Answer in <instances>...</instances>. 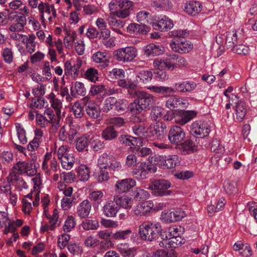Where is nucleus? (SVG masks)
<instances>
[{
    "label": "nucleus",
    "mask_w": 257,
    "mask_h": 257,
    "mask_svg": "<svg viewBox=\"0 0 257 257\" xmlns=\"http://www.w3.org/2000/svg\"><path fill=\"white\" fill-rule=\"evenodd\" d=\"M132 96L137 97L130 105V110L134 114H139L142 110L150 109L155 102L154 96L146 91L135 90Z\"/></svg>",
    "instance_id": "nucleus-1"
},
{
    "label": "nucleus",
    "mask_w": 257,
    "mask_h": 257,
    "mask_svg": "<svg viewBox=\"0 0 257 257\" xmlns=\"http://www.w3.org/2000/svg\"><path fill=\"white\" fill-rule=\"evenodd\" d=\"M162 230L160 223L148 221L139 226V232L142 240L152 241L158 237Z\"/></svg>",
    "instance_id": "nucleus-2"
},
{
    "label": "nucleus",
    "mask_w": 257,
    "mask_h": 257,
    "mask_svg": "<svg viewBox=\"0 0 257 257\" xmlns=\"http://www.w3.org/2000/svg\"><path fill=\"white\" fill-rule=\"evenodd\" d=\"M132 6L133 2L130 0H113L108 4L111 14L121 19L129 16L130 10Z\"/></svg>",
    "instance_id": "nucleus-3"
},
{
    "label": "nucleus",
    "mask_w": 257,
    "mask_h": 257,
    "mask_svg": "<svg viewBox=\"0 0 257 257\" xmlns=\"http://www.w3.org/2000/svg\"><path fill=\"white\" fill-rule=\"evenodd\" d=\"M97 166L100 169H104L108 171H119L121 170V163L110 154L103 153L98 157Z\"/></svg>",
    "instance_id": "nucleus-4"
},
{
    "label": "nucleus",
    "mask_w": 257,
    "mask_h": 257,
    "mask_svg": "<svg viewBox=\"0 0 257 257\" xmlns=\"http://www.w3.org/2000/svg\"><path fill=\"white\" fill-rule=\"evenodd\" d=\"M40 14V20L43 25L46 24L47 19L51 23L57 17V12L54 5L41 2L38 6Z\"/></svg>",
    "instance_id": "nucleus-5"
},
{
    "label": "nucleus",
    "mask_w": 257,
    "mask_h": 257,
    "mask_svg": "<svg viewBox=\"0 0 257 257\" xmlns=\"http://www.w3.org/2000/svg\"><path fill=\"white\" fill-rule=\"evenodd\" d=\"M37 173L35 166L26 161H19L13 167L12 174H15L14 179H17L16 175L26 174L28 176H34Z\"/></svg>",
    "instance_id": "nucleus-6"
},
{
    "label": "nucleus",
    "mask_w": 257,
    "mask_h": 257,
    "mask_svg": "<svg viewBox=\"0 0 257 257\" xmlns=\"http://www.w3.org/2000/svg\"><path fill=\"white\" fill-rule=\"evenodd\" d=\"M42 169L46 176H51L53 173L60 170L59 163L56 158L52 156V153H47L42 164Z\"/></svg>",
    "instance_id": "nucleus-7"
},
{
    "label": "nucleus",
    "mask_w": 257,
    "mask_h": 257,
    "mask_svg": "<svg viewBox=\"0 0 257 257\" xmlns=\"http://www.w3.org/2000/svg\"><path fill=\"white\" fill-rule=\"evenodd\" d=\"M171 183L165 180H155L149 184L148 188L152 191L155 196H167L170 194L171 191L168 190L170 188Z\"/></svg>",
    "instance_id": "nucleus-8"
},
{
    "label": "nucleus",
    "mask_w": 257,
    "mask_h": 257,
    "mask_svg": "<svg viewBox=\"0 0 257 257\" xmlns=\"http://www.w3.org/2000/svg\"><path fill=\"white\" fill-rule=\"evenodd\" d=\"M137 49L133 46L121 48L115 51V59L120 62H129L133 61L137 56Z\"/></svg>",
    "instance_id": "nucleus-9"
},
{
    "label": "nucleus",
    "mask_w": 257,
    "mask_h": 257,
    "mask_svg": "<svg viewBox=\"0 0 257 257\" xmlns=\"http://www.w3.org/2000/svg\"><path fill=\"white\" fill-rule=\"evenodd\" d=\"M11 18H13V23L10 26L9 30L12 32H23L27 24L26 16L18 14L17 12L11 13Z\"/></svg>",
    "instance_id": "nucleus-10"
},
{
    "label": "nucleus",
    "mask_w": 257,
    "mask_h": 257,
    "mask_svg": "<svg viewBox=\"0 0 257 257\" xmlns=\"http://www.w3.org/2000/svg\"><path fill=\"white\" fill-rule=\"evenodd\" d=\"M171 49L177 53L180 54L187 53L193 48V45L189 41L182 40L180 39H174L170 43Z\"/></svg>",
    "instance_id": "nucleus-11"
},
{
    "label": "nucleus",
    "mask_w": 257,
    "mask_h": 257,
    "mask_svg": "<svg viewBox=\"0 0 257 257\" xmlns=\"http://www.w3.org/2000/svg\"><path fill=\"white\" fill-rule=\"evenodd\" d=\"M44 214L46 217L49 220V223H42L40 231L42 232H49L54 230L57 226L59 217L58 210L57 209H54L52 215H49L48 212Z\"/></svg>",
    "instance_id": "nucleus-12"
},
{
    "label": "nucleus",
    "mask_w": 257,
    "mask_h": 257,
    "mask_svg": "<svg viewBox=\"0 0 257 257\" xmlns=\"http://www.w3.org/2000/svg\"><path fill=\"white\" fill-rule=\"evenodd\" d=\"M189 105L188 100L175 95L171 96L166 101V106L171 110L185 108Z\"/></svg>",
    "instance_id": "nucleus-13"
},
{
    "label": "nucleus",
    "mask_w": 257,
    "mask_h": 257,
    "mask_svg": "<svg viewBox=\"0 0 257 257\" xmlns=\"http://www.w3.org/2000/svg\"><path fill=\"white\" fill-rule=\"evenodd\" d=\"M155 161L159 165H164L170 169L174 168L180 164V159L177 155L159 156L156 158Z\"/></svg>",
    "instance_id": "nucleus-14"
},
{
    "label": "nucleus",
    "mask_w": 257,
    "mask_h": 257,
    "mask_svg": "<svg viewBox=\"0 0 257 257\" xmlns=\"http://www.w3.org/2000/svg\"><path fill=\"white\" fill-rule=\"evenodd\" d=\"M185 133L181 127L174 125L171 127L168 133L170 143L175 145L180 144L185 138Z\"/></svg>",
    "instance_id": "nucleus-15"
},
{
    "label": "nucleus",
    "mask_w": 257,
    "mask_h": 257,
    "mask_svg": "<svg viewBox=\"0 0 257 257\" xmlns=\"http://www.w3.org/2000/svg\"><path fill=\"white\" fill-rule=\"evenodd\" d=\"M191 131L193 134L199 136L200 138H204L209 134L210 127L206 122L196 121L192 123Z\"/></svg>",
    "instance_id": "nucleus-16"
},
{
    "label": "nucleus",
    "mask_w": 257,
    "mask_h": 257,
    "mask_svg": "<svg viewBox=\"0 0 257 257\" xmlns=\"http://www.w3.org/2000/svg\"><path fill=\"white\" fill-rule=\"evenodd\" d=\"M136 181L131 178L118 180L114 185L115 190L120 194L126 193L136 186Z\"/></svg>",
    "instance_id": "nucleus-17"
},
{
    "label": "nucleus",
    "mask_w": 257,
    "mask_h": 257,
    "mask_svg": "<svg viewBox=\"0 0 257 257\" xmlns=\"http://www.w3.org/2000/svg\"><path fill=\"white\" fill-rule=\"evenodd\" d=\"M82 100L86 106L85 110L87 115L93 119L98 118L101 112L99 105L88 96L84 97Z\"/></svg>",
    "instance_id": "nucleus-18"
},
{
    "label": "nucleus",
    "mask_w": 257,
    "mask_h": 257,
    "mask_svg": "<svg viewBox=\"0 0 257 257\" xmlns=\"http://www.w3.org/2000/svg\"><path fill=\"white\" fill-rule=\"evenodd\" d=\"M166 125L165 123H157L147 128L146 138L152 139L162 140L164 138Z\"/></svg>",
    "instance_id": "nucleus-19"
},
{
    "label": "nucleus",
    "mask_w": 257,
    "mask_h": 257,
    "mask_svg": "<svg viewBox=\"0 0 257 257\" xmlns=\"http://www.w3.org/2000/svg\"><path fill=\"white\" fill-rule=\"evenodd\" d=\"M154 203L151 200L140 202L134 206L133 212L137 216H146L151 212Z\"/></svg>",
    "instance_id": "nucleus-20"
},
{
    "label": "nucleus",
    "mask_w": 257,
    "mask_h": 257,
    "mask_svg": "<svg viewBox=\"0 0 257 257\" xmlns=\"http://www.w3.org/2000/svg\"><path fill=\"white\" fill-rule=\"evenodd\" d=\"M153 67L155 69L154 73L160 80L164 81L168 78L166 72L164 71V70L166 69V67L162 57L154 59Z\"/></svg>",
    "instance_id": "nucleus-21"
},
{
    "label": "nucleus",
    "mask_w": 257,
    "mask_h": 257,
    "mask_svg": "<svg viewBox=\"0 0 257 257\" xmlns=\"http://www.w3.org/2000/svg\"><path fill=\"white\" fill-rule=\"evenodd\" d=\"M153 28L156 30L167 31L174 26L173 20L166 16H161L158 22L152 24Z\"/></svg>",
    "instance_id": "nucleus-22"
},
{
    "label": "nucleus",
    "mask_w": 257,
    "mask_h": 257,
    "mask_svg": "<svg viewBox=\"0 0 257 257\" xmlns=\"http://www.w3.org/2000/svg\"><path fill=\"white\" fill-rule=\"evenodd\" d=\"M162 235L163 240L160 242L159 245L162 247H176L185 242V239L182 238L180 235L168 239H165L164 234H162Z\"/></svg>",
    "instance_id": "nucleus-23"
},
{
    "label": "nucleus",
    "mask_w": 257,
    "mask_h": 257,
    "mask_svg": "<svg viewBox=\"0 0 257 257\" xmlns=\"http://www.w3.org/2000/svg\"><path fill=\"white\" fill-rule=\"evenodd\" d=\"M202 6L198 1H189L184 4V10L188 15L195 16L202 10Z\"/></svg>",
    "instance_id": "nucleus-24"
},
{
    "label": "nucleus",
    "mask_w": 257,
    "mask_h": 257,
    "mask_svg": "<svg viewBox=\"0 0 257 257\" xmlns=\"http://www.w3.org/2000/svg\"><path fill=\"white\" fill-rule=\"evenodd\" d=\"M91 203L88 200L85 199L79 203L76 208L78 216L80 218H87L91 211Z\"/></svg>",
    "instance_id": "nucleus-25"
},
{
    "label": "nucleus",
    "mask_w": 257,
    "mask_h": 257,
    "mask_svg": "<svg viewBox=\"0 0 257 257\" xmlns=\"http://www.w3.org/2000/svg\"><path fill=\"white\" fill-rule=\"evenodd\" d=\"M175 87V92L176 91L185 93L190 92L194 90L196 87L197 84L195 82L192 81H184L174 84Z\"/></svg>",
    "instance_id": "nucleus-26"
},
{
    "label": "nucleus",
    "mask_w": 257,
    "mask_h": 257,
    "mask_svg": "<svg viewBox=\"0 0 257 257\" xmlns=\"http://www.w3.org/2000/svg\"><path fill=\"white\" fill-rule=\"evenodd\" d=\"M126 30L131 34L144 35L150 32V28L147 25L131 23L127 27Z\"/></svg>",
    "instance_id": "nucleus-27"
},
{
    "label": "nucleus",
    "mask_w": 257,
    "mask_h": 257,
    "mask_svg": "<svg viewBox=\"0 0 257 257\" xmlns=\"http://www.w3.org/2000/svg\"><path fill=\"white\" fill-rule=\"evenodd\" d=\"M113 201L117 205L124 209H130L133 203V199L126 195H114Z\"/></svg>",
    "instance_id": "nucleus-28"
},
{
    "label": "nucleus",
    "mask_w": 257,
    "mask_h": 257,
    "mask_svg": "<svg viewBox=\"0 0 257 257\" xmlns=\"http://www.w3.org/2000/svg\"><path fill=\"white\" fill-rule=\"evenodd\" d=\"M143 51L147 56H155L163 54L165 52V48L161 45L150 44L143 48Z\"/></svg>",
    "instance_id": "nucleus-29"
},
{
    "label": "nucleus",
    "mask_w": 257,
    "mask_h": 257,
    "mask_svg": "<svg viewBox=\"0 0 257 257\" xmlns=\"http://www.w3.org/2000/svg\"><path fill=\"white\" fill-rule=\"evenodd\" d=\"M46 97L49 100L52 107L55 111V113L58 115L62 116L61 109H62L63 104L61 100L58 98L53 92H51L46 96Z\"/></svg>",
    "instance_id": "nucleus-30"
},
{
    "label": "nucleus",
    "mask_w": 257,
    "mask_h": 257,
    "mask_svg": "<svg viewBox=\"0 0 257 257\" xmlns=\"http://www.w3.org/2000/svg\"><path fill=\"white\" fill-rule=\"evenodd\" d=\"M65 36L63 43L65 47L67 49H71L73 46L74 42L76 37V33L75 31L69 28H65L64 30Z\"/></svg>",
    "instance_id": "nucleus-31"
},
{
    "label": "nucleus",
    "mask_w": 257,
    "mask_h": 257,
    "mask_svg": "<svg viewBox=\"0 0 257 257\" xmlns=\"http://www.w3.org/2000/svg\"><path fill=\"white\" fill-rule=\"evenodd\" d=\"M196 115L194 111H185L181 115L175 116V122L176 123L184 125L192 119Z\"/></svg>",
    "instance_id": "nucleus-32"
},
{
    "label": "nucleus",
    "mask_w": 257,
    "mask_h": 257,
    "mask_svg": "<svg viewBox=\"0 0 257 257\" xmlns=\"http://www.w3.org/2000/svg\"><path fill=\"white\" fill-rule=\"evenodd\" d=\"M92 61L96 63H102V67L105 68L108 65L109 58L107 53L105 51H97L94 53L92 57Z\"/></svg>",
    "instance_id": "nucleus-33"
},
{
    "label": "nucleus",
    "mask_w": 257,
    "mask_h": 257,
    "mask_svg": "<svg viewBox=\"0 0 257 257\" xmlns=\"http://www.w3.org/2000/svg\"><path fill=\"white\" fill-rule=\"evenodd\" d=\"M116 249L123 257H134L136 254L135 248L130 247L127 243H119Z\"/></svg>",
    "instance_id": "nucleus-34"
},
{
    "label": "nucleus",
    "mask_w": 257,
    "mask_h": 257,
    "mask_svg": "<svg viewBox=\"0 0 257 257\" xmlns=\"http://www.w3.org/2000/svg\"><path fill=\"white\" fill-rule=\"evenodd\" d=\"M235 104L234 110L236 118L238 121H241L244 119L246 113L245 103L242 100H240L235 102Z\"/></svg>",
    "instance_id": "nucleus-35"
},
{
    "label": "nucleus",
    "mask_w": 257,
    "mask_h": 257,
    "mask_svg": "<svg viewBox=\"0 0 257 257\" xmlns=\"http://www.w3.org/2000/svg\"><path fill=\"white\" fill-rule=\"evenodd\" d=\"M118 140L121 144L128 146H139L142 145V143L140 138L128 135H121L119 137Z\"/></svg>",
    "instance_id": "nucleus-36"
},
{
    "label": "nucleus",
    "mask_w": 257,
    "mask_h": 257,
    "mask_svg": "<svg viewBox=\"0 0 257 257\" xmlns=\"http://www.w3.org/2000/svg\"><path fill=\"white\" fill-rule=\"evenodd\" d=\"M132 175L138 180H143L147 178L148 174L146 164L140 163L138 167L132 170Z\"/></svg>",
    "instance_id": "nucleus-37"
},
{
    "label": "nucleus",
    "mask_w": 257,
    "mask_h": 257,
    "mask_svg": "<svg viewBox=\"0 0 257 257\" xmlns=\"http://www.w3.org/2000/svg\"><path fill=\"white\" fill-rule=\"evenodd\" d=\"M45 117L48 120V122L51 123L53 126H57L59 124L61 115H58L57 114H54L53 110L50 108H47L44 111Z\"/></svg>",
    "instance_id": "nucleus-38"
},
{
    "label": "nucleus",
    "mask_w": 257,
    "mask_h": 257,
    "mask_svg": "<svg viewBox=\"0 0 257 257\" xmlns=\"http://www.w3.org/2000/svg\"><path fill=\"white\" fill-rule=\"evenodd\" d=\"M103 213L107 217H115L118 212V209L113 202H107L103 207Z\"/></svg>",
    "instance_id": "nucleus-39"
},
{
    "label": "nucleus",
    "mask_w": 257,
    "mask_h": 257,
    "mask_svg": "<svg viewBox=\"0 0 257 257\" xmlns=\"http://www.w3.org/2000/svg\"><path fill=\"white\" fill-rule=\"evenodd\" d=\"M108 24L110 29L116 33L123 35L120 29L124 27L125 22L121 20H117L113 18L108 19Z\"/></svg>",
    "instance_id": "nucleus-40"
},
{
    "label": "nucleus",
    "mask_w": 257,
    "mask_h": 257,
    "mask_svg": "<svg viewBox=\"0 0 257 257\" xmlns=\"http://www.w3.org/2000/svg\"><path fill=\"white\" fill-rule=\"evenodd\" d=\"M36 36L33 34L27 35L24 44H25L26 49L28 53L32 54L35 51L36 47Z\"/></svg>",
    "instance_id": "nucleus-41"
},
{
    "label": "nucleus",
    "mask_w": 257,
    "mask_h": 257,
    "mask_svg": "<svg viewBox=\"0 0 257 257\" xmlns=\"http://www.w3.org/2000/svg\"><path fill=\"white\" fill-rule=\"evenodd\" d=\"M237 42V36L235 30H229L226 33L225 44L229 48H232Z\"/></svg>",
    "instance_id": "nucleus-42"
},
{
    "label": "nucleus",
    "mask_w": 257,
    "mask_h": 257,
    "mask_svg": "<svg viewBox=\"0 0 257 257\" xmlns=\"http://www.w3.org/2000/svg\"><path fill=\"white\" fill-rule=\"evenodd\" d=\"M117 85L121 87L128 88V92L132 96L134 93L133 89L136 87V84L131 79L120 78L117 81Z\"/></svg>",
    "instance_id": "nucleus-43"
},
{
    "label": "nucleus",
    "mask_w": 257,
    "mask_h": 257,
    "mask_svg": "<svg viewBox=\"0 0 257 257\" xmlns=\"http://www.w3.org/2000/svg\"><path fill=\"white\" fill-rule=\"evenodd\" d=\"M77 176L81 181H86L90 177V170L88 166L84 164L79 166L76 171Z\"/></svg>",
    "instance_id": "nucleus-44"
},
{
    "label": "nucleus",
    "mask_w": 257,
    "mask_h": 257,
    "mask_svg": "<svg viewBox=\"0 0 257 257\" xmlns=\"http://www.w3.org/2000/svg\"><path fill=\"white\" fill-rule=\"evenodd\" d=\"M70 92L72 95L76 94L84 96L86 93V90L83 83L76 81L72 85L70 89Z\"/></svg>",
    "instance_id": "nucleus-45"
},
{
    "label": "nucleus",
    "mask_w": 257,
    "mask_h": 257,
    "mask_svg": "<svg viewBox=\"0 0 257 257\" xmlns=\"http://www.w3.org/2000/svg\"><path fill=\"white\" fill-rule=\"evenodd\" d=\"M210 150L211 152H214L217 155V157H220L225 152L224 146L221 143L220 141L217 139L213 140L212 141Z\"/></svg>",
    "instance_id": "nucleus-46"
},
{
    "label": "nucleus",
    "mask_w": 257,
    "mask_h": 257,
    "mask_svg": "<svg viewBox=\"0 0 257 257\" xmlns=\"http://www.w3.org/2000/svg\"><path fill=\"white\" fill-rule=\"evenodd\" d=\"M102 138L106 141H111L115 139L118 133L111 126L106 127L102 132Z\"/></svg>",
    "instance_id": "nucleus-47"
},
{
    "label": "nucleus",
    "mask_w": 257,
    "mask_h": 257,
    "mask_svg": "<svg viewBox=\"0 0 257 257\" xmlns=\"http://www.w3.org/2000/svg\"><path fill=\"white\" fill-rule=\"evenodd\" d=\"M138 160L137 157L136 155L131 154L128 155L125 159L124 166L127 168H131L133 170L138 167V165L140 164Z\"/></svg>",
    "instance_id": "nucleus-48"
},
{
    "label": "nucleus",
    "mask_w": 257,
    "mask_h": 257,
    "mask_svg": "<svg viewBox=\"0 0 257 257\" xmlns=\"http://www.w3.org/2000/svg\"><path fill=\"white\" fill-rule=\"evenodd\" d=\"M76 224V219L72 215H68L64 221L62 226L63 230L65 232H69L74 228Z\"/></svg>",
    "instance_id": "nucleus-49"
},
{
    "label": "nucleus",
    "mask_w": 257,
    "mask_h": 257,
    "mask_svg": "<svg viewBox=\"0 0 257 257\" xmlns=\"http://www.w3.org/2000/svg\"><path fill=\"white\" fill-rule=\"evenodd\" d=\"M147 89L151 91L159 94H165L166 93H174L175 90L174 88L170 87L163 86H156L152 85L147 87Z\"/></svg>",
    "instance_id": "nucleus-50"
},
{
    "label": "nucleus",
    "mask_w": 257,
    "mask_h": 257,
    "mask_svg": "<svg viewBox=\"0 0 257 257\" xmlns=\"http://www.w3.org/2000/svg\"><path fill=\"white\" fill-rule=\"evenodd\" d=\"M89 144L90 147L94 151H98L104 147L103 142L99 139L98 136H90Z\"/></svg>",
    "instance_id": "nucleus-51"
},
{
    "label": "nucleus",
    "mask_w": 257,
    "mask_h": 257,
    "mask_svg": "<svg viewBox=\"0 0 257 257\" xmlns=\"http://www.w3.org/2000/svg\"><path fill=\"white\" fill-rule=\"evenodd\" d=\"M163 61H164L166 68L170 70H173L177 67L175 63V61L177 58V54H170L163 56Z\"/></svg>",
    "instance_id": "nucleus-52"
},
{
    "label": "nucleus",
    "mask_w": 257,
    "mask_h": 257,
    "mask_svg": "<svg viewBox=\"0 0 257 257\" xmlns=\"http://www.w3.org/2000/svg\"><path fill=\"white\" fill-rule=\"evenodd\" d=\"M80 226L85 231L96 230L99 227V223L96 220L86 219L81 222Z\"/></svg>",
    "instance_id": "nucleus-53"
},
{
    "label": "nucleus",
    "mask_w": 257,
    "mask_h": 257,
    "mask_svg": "<svg viewBox=\"0 0 257 257\" xmlns=\"http://www.w3.org/2000/svg\"><path fill=\"white\" fill-rule=\"evenodd\" d=\"M89 137L90 135L87 134L77 140L76 144V149L77 151L82 152L88 146V143H89Z\"/></svg>",
    "instance_id": "nucleus-54"
},
{
    "label": "nucleus",
    "mask_w": 257,
    "mask_h": 257,
    "mask_svg": "<svg viewBox=\"0 0 257 257\" xmlns=\"http://www.w3.org/2000/svg\"><path fill=\"white\" fill-rule=\"evenodd\" d=\"M153 76L152 72L148 70L141 71L136 76V80L138 82L147 83L151 81Z\"/></svg>",
    "instance_id": "nucleus-55"
},
{
    "label": "nucleus",
    "mask_w": 257,
    "mask_h": 257,
    "mask_svg": "<svg viewBox=\"0 0 257 257\" xmlns=\"http://www.w3.org/2000/svg\"><path fill=\"white\" fill-rule=\"evenodd\" d=\"M133 194L134 198L136 200L147 199L150 197L149 193L140 187L136 188L133 191Z\"/></svg>",
    "instance_id": "nucleus-56"
},
{
    "label": "nucleus",
    "mask_w": 257,
    "mask_h": 257,
    "mask_svg": "<svg viewBox=\"0 0 257 257\" xmlns=\"http://www.w3.org/2000/svg\"><path fill=\"white\" fill-rule=\"evenodd\" d=\"M151 17V14L146 11H140L136 15L137 22L143 25L149 24Z\"/></svg>",
    "instance_id": "nucleus-57"
},
{
    "label": "nucleus",
    "mask_w": 257,
    "mask_h": 257,
    "mask_svg": "<svg viewBox=\"0 0 257 257\" xmlns=\"http://www.w3.org/2000/svg\"><path fill=\"white\" fill-rule=\"evenodd\" d=\"M116 103V98L114 97H109L106 98L102 104V110L103 112H108L114 107Z\"/></svg>",
    "instance_id": "nucleus-58"
},
{
    "label": "nucleus",
    "mask_w": 257,
    "mask_h": 257,
    "mask_svg": "<svg viewBox=\"0 0 257 257\" xmlns=\"http://www.w3.org/2000/svg\"><path fill=\"white\" fill-rule=\"evenodd\" d=\"M60 160L62 167L66 170L71 169L74 163V158L73 156L70 154L64 156Z\"/></svg>",
    "instance_id": "nucleus-59"
},
{
    "label": "nucleus",
    "mask_w": 257,
    "mask_h": 257,
    "mask_svg": "<svg viewBox=\"0 0 257 257\" xmlns=\"http://www.w3.org/2000/svg\"><path fill=\"white\" fill-rule=\"evenodd\" d=\"M164 108L160 106H155L152 108L150 117L152 120L154 121H159L163 116Z\"/></svg>",
    "instance_id": "nucleus-60"
},
{
    "label": "nucleus",
    "mask_w": 257,
    "mask_h": 257,
    "mask_svg": "<svg viewBox=\"0 0 257 257\" xmlns=\"http://www.w3.org/2000/svg\"><path fill=\"white\" fill-rule=\"evenodd\" d=\"M107 170L104 169L99 168V170L94 173V176L95 179L100 183L108 180L109 175Z\"/></svg>",
    "instance_id": "nucleus-61"
},
{
    "label": "nucleus",
    "mask_w": 257,
    "mask_h": 257,
    "mask_svg": "<svg viewBox=\"0 0 257 257\" xmlns=\"http://www.w3.org/2000/svg\"><path fill=\"white\" fill-rule=\"evenodd\" d=\"M84 77L91 82H95L98 78L97 70L94 68H88L84 73Z\"/></svg>",
    "instance_id": "nucleus-62"
},
{
    "label": "nucleus",
    "mask_w": 257,
    "mask_h": 257,
    "mask_svg": "<svg viewBox=\"0 0 257 257\" xmlns=\"http://www.w3.org/2000/svg\"><path fill=\"white\" fill-rule=\"evenodd\" d=\"M17 130V134L20 142L25 144L27 142V139L26 135V132L22 125L19 123L15 124Z\"/></svg>",
    "instance_id": "nucleus-63"
},
{
    "label": "nucleus",
    "mask_w": 257,
    "mask_h": 257,
    "mask_svg": "<svg viewBox=\"0 0 257 257\" xmlns=\"http://www.w3.org/2000/svg\"><path fill=\"white\" fill-rule=\"evenodd\" d=\"M70 239V235L67 233H64L58 236L57 244L61 249H64L68 245Z\"/></svg>",
    "instance_id": "nucleus-64"
}]
</instances>
